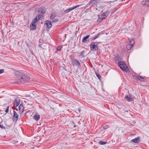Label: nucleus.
Returning a JSON list of instances; mask_svg holds the SVG:
<instances>
[{"label": "nucleus", "mask_w": 149, "mask_h": 149, "mask_svg": "<svg viewBox=\"0 0 149 149\" xmlns=\"http://www.w3.org/2000/svg\"><path fill=\"white\" fill-rule=\"evenodd\" d=\"M99 144L100 145H104L106 144V142H105L100 141L99 142Z\"/></svg>", "instance_id": "25"}, {"label": "nucleus", "mask_w": 149, "mask_h": 149, "mask_svg": "<svg viewBox=\"0 0 149 149\" xmlns=\"http://www.w3.org/2000/svg\"><path fill=\"white\" fill-rule=\"evenodd\" d=\"M110 13V12L109 11H107L103 13L102 14V16L103 17L101 19V21L103 19H105V17L108 16Z\"/></svg>", "instance_id": "4"}, {"label": "nucleus", "mask_w": 149, "mask_h": 149, "mask_svg": "<svg viewBox=\"0 0 149 149\" xmlns=\"http://www.w3.org/2000/svg\"><path fill=\"white\" fill-rule=\"evenodd\" d=\"M30 28L31 30H35L36 29V24H34V23L32 22L30 25Z\"/></svg>", "instance_id": "12"}, {"label": "nucleus", "mask_w": 149, "mask_h": 149, "mask_svg": "<svg viewBox=\"0 0 149 149\" xmlns=\"http://www.w3.org/2000/svg\"><path fill=\"white\" fill-rule=\"evenodd\" d=\"M106 128V127H105V128H104V129H106V128Z\"/></svg>", "instance_id": "34"}, {"label": "nucleus", "mask_w": 149, "mask_h": 149, "mask_svg": "<svg viewBox=\"0 0 149 149\" xmlns=\"http://www.w3.org/2000/svg\"><path fill=\"white\" fill-rule=\"evenodd\" d=\"M135 39L134 38L132 40L130 41V44L133 46L134 43Z\"/></svg>", "instance_id": "20"}, {"label": "nucleus", "mask_w": 149, "mask_h": 149, "mask_svg": "<svg viewBox=\"0 0 149 149\" xmlns=\"http://www.w3.org/2000/svg\"><path fill=\"white\" fill-rule=\"evenodd\" d=\"M100 42H91L90 45V47L91 50L92 51H94L98 50V47L97 46V45Z\"/></svg>", "instance_id": "3"}, {"label": "nucleus", "mask_w": 149, "mask_h": 149, "mask_svg": "<svg viewBox=\"0 0 149 149\" xmlns=\"http://www.w3.org/2000/svg\"><path fill=\"white\" fill-rule=\"evenodd\" d=\"M96 75L97 77L99 79H100V75L96 73Z\"/></svg>", "instance_id": "30"}, {"label": "nucleus", "mask_w": 149, "mask_h": 149, "mask_svg": "<svg viewBox=\"0 0 149 149\" xmlns=\"http://www.w3.org/2000/svg\"><path fill=\"white\" fill-rule=\"evenodd\" d=\"M14 116L13 118L14 119L17 120L18 119V116L17 113L15 111H13Z\"/></svg>", "instance_id": "11"}, {"label": "nucleus", "mask_w": 149, "mask_h": 149, "mask_svg": "<svg viewBox=\"0 0 149 149\" xmlns=\"http://www.w3.org/2000/svg\"><path fill=\"white\" fill-rule=\"evenodd\" d=\"M145 5L148 6H149V1L146 0L145 1Z\"/></svg>", "instance_id": "21"}, {"label": "nucleus", "mask_w": 149, "mask_h": 149, "mask_svg": "<svg viewBox=\"0 0 149 149\" xmlns=\"http://www.w3.org/2000/svg\"><path fill=\"white\" fill-rule=\"evenodd\" d=\"M97 37H98V36L97 35V36H95V37L94 39H95V38H97Z\"/></svg>", "instance_id": "32"}, {"label": "nucleus", "mask_w": 149, "mask_h": 149, "mask_svg": "<svg viewBox=\"0 0 149 149\" xmlns=\"http://www.w3.org/2000/svg\"><path fill=\"white\" fill-rule=\"evenodd\" d=\"M89 35L87 36H86L84 37L82 40V42L83 43L86 42V40L89 38Z\"/></svg>", "instance_id": "15"}, {"label": "nucleus", "mask_w": 149, "mask_h": 149, "mask_svg": "<svg viewBox=\"0 0 149 149\" xmlns=\"http://www.w3.org/2000/svg\"><path fill=\"white\" fill-rule=\"evenodd\" d=\"M125 98L128 101H133L134 99L133 97L130 96V95H126Z\"/></svg>", "instance_id": "7"}, {"label": "nucleus", "mask_w": 149, "mask_h": 149, "mask_svg": "<svg viewBox=\"0 0 149 149\" xmlns=\"http://www.w3.org/2000/svg\"><path fill=\"white\" fill-rule=\"evenodd\" d=\"M9 106H7V108L6 110L5 111L6 113H8L9 111Z\"/></svg>", "instance_id": "28"}, {"label": "nucleus", "mask_w": 149, "mask_h": 149, "mask_svg": "<svg viewBox=\"0 0 149 149\" xmlns=\"http://www.w3.org/2000/svg\"><path fill=\"white\" fill-rule=\"evenodd\" d=\"M133 47L132 45H131L130 44H129L127 45L126 47L127 49L128 50H130L132 47Z\"/></svg>", "instance_id": "19"}, {"label": "nucleus", "mask_w": 149, "mask_h": 149, "mask_svg": "<svg viewBox=\"0 0 149 149\" xmlns=\"http://www.w3.org/2000/svg\"><path fill=\"white\" fill-rule=\"evenodd\" d=\"M106 128V127H105V128H104V129H106V128Z\"/></svg>", "instance_id": "35"}, {"label": "nucleus", "mask_w": 149, "mask_h": 149, "mask_svg": "<svg viewBox=\"0 0 149 149\" xmlns=\"http://www.w3.org/2000/svg\"><path fill=\"white\" fill-rule=\"evenodd\" d=\"M0 127H3V126L1 125H0Z\"/></svg>", "instance_id": "33"}, {"label": "nucleus", "mask_w": 149, "mask_h": 149, "mask_svg": "<svg viewBox=\"0 0 149 149\" xmlns=\"http://www.w3.org/2000/svg\"><path fill=\"white\" fill-rule=\"evenodd\" d=\"M34 119L36 121L39 120L40 119V116L38 114H36L33 116Z\"/></svg>", "instance_id": "13"}, {"label": "nucleus", "mask_w": 149, "mask_h": 149, "mask_svg": "<svg viewBox=\"0 0 149 149\" xmlns=\"http://www.w3.org/2000/svg\"><path fill=\"white\" fill-rule=\"evenodd\" d=\"M96 0H91L88 3L89 5H94L95 3V1Z\"/></svg>", "instance_id": "17"}, {"label": "nucleus", "mask_w": 149, "mask_h": 149, "mask_svg": "<svg viewBox=\"0 0 149 149\" xmlns=\"http://www.w3.org/2000/svg\"><path fill=\"white\" fill-rule=\"evenodd\" d=\"M112 1H108V2H105V3H111V2H112Z\"/></svg>", "instance_id": "31"}, {"label": "nucleus", "mask_w": 149, "mask_h": 149, "mask_svg": "<svg viewBox=\"0 0 149 149\" xmlns=\"http://www.w3.org/2000/svg\"><path fill=\"white\" fill-rule=\"evenodd\" d=\"M38 21V20L36 18L32 22L34 23V24H36V22Z\"/></svg>", "instance_id": "27"}, {"label": "nucleus", "mask_w": 149, "mask_h": 149, "mask_svg": "<svg viewBox=\"0 0 149 149\" xmlns=\"http://www.w3.org/2000/svg\"><path fill=\"white\" fill-rule=\"evenodd\" d=\"M73 7L70 8H68V9H66L64 11L65 12H66L67 13H68V12H69L72 10H73Z\"/></svg>", "instance_id": "18"}, {"label": "nucleus", "mask_w": 149, "mask_h": 149, "mask_svg": "<svg viewBox=\"0 0 149 149\" xmlns=\"http://www.w3.org/2000/svg\"><path fill=\"white\" fill-rule=\"evenodd\" d=\"M62 46H59L57 47V51H60L62 48Z\"/></svg>", "instance_id": "23"}, {"label": "nucleus", "mask_w": 149, "mask_h": 149, "mask_svg": "<svg viewBox=\"0 0 149 149\" xmlns=\"http://www.w3.org/2000/svg\"><path fill=\"white\" fill-rule=\"evenodd\" d=\"M38 12L41 13L42 14L44 13L45 12V10L42 8H40L38 9Z\"/></svg>", "instance_id": "14"}, {"label": "nucleus", "mask_w": 149, "mask_h": 149, "mask_svg": "<svg viewBox=\"0 0 149 149\" xmlns=\"http://www.w3.org/2000/svg\"><path fill=\"white\" fill-rule=\"evenodd\" d=\"M23 107L22 104H20L19 107V110L20 114H22L23 112Z\"/></svg>", "instance_id": "8"}, {"label": "nucleus", "mask_w": 149, "mask_h": 149, "mask_svg": "<svg viewBox=\"0 0 149 149\" xmlns=\"http://www.w3.org/2000/svg\"><path fill=\"white\" fill-rule=\"evenodd\" d=\"M79 5H77V6H74L73 7V9H74L77 8V7H79Z\"/></svg>", "instance_id": "29"}, {"label": "nucleus", "mask_w": 149, "mask_h": 149, "mask_svg": "<svg viewBox=\"0 0 149 149\" xmlns=\"http://www.w3.org/2000/svg\"><path fill=\"white\" fill-rule=\"evenodd\" d=\"M45 24L46 25L48 29L51 28L52 26L51 22L49 20H47L46 21Z\"/></svg>", "instance_id": "6"}, {"label": "nucleus", "mask_w": 149, "mask_h": 149, "mask_svg": "<svg viewBox=\"0 0 149 149\" xmlns=\"http://www.w3.org/2000/svg\"><path fill=\"white\" fill-rule=\"evenodd\" d=\"M114 59L116 61H118L120 59V56H115L114 58Z\"/></svg>", "instance_id": "24"}, {"label": "nucleus", "mask_w": 149, "mask_h": 149, "mask_svg": "<svg viewBox=\"0 0 149 149\" xmlns=\"http://www.w3.org/2000/svg\"><path fill=\"white\" fill-rule=\"evenodd\" d=\"M19 100L18 99L15 100V101L14 102V106L17 107L19 104Z\"/></svg>", "instance_id": "10"}, {"label": "nucleus", "mask_w": 149, "mask_h": 149, "mask_svg": "<svg viewBox=\"0 0 149 149\" xmlns=\"http://www.w3.org/2000/svg\"><path fill=\"white\" fill-rule=\"evenodd\" d=\"M15 74L16 81L18 83H26L29 80L30 78L28 76L23 74L19 72L16 71Z\"/></svg>", "instance_id": "1"}, {"label": "nucleus", "mask_w": 149, "mask_h": 149, "mask_svg": "<svg viewBox=\"0 0 149 149\" xmlns=\"http://www.w3.org/2000/svg\"><path fill=\"white\" fill-rule=\"evenodd\" d=\"M4 72V69H0V74L3 73Z\"/></svg>", "instance_id": "26"}, {"label": "nucleus", "mask_w": 149, "mask_h": 149, "mask_svg": "<svg viewBox=\"0 0 149 149\" xmlns=\"http://www.w3.org/2000/svg\"><path fill=\"white\" fill-rule=\"evenodd\" d=\"M139 138H135L132 139L131 141L133 142L134 143H137L139 142Z\"/></svg>", "instance_id": "16"}, {"label": "nucleus", "mask_w": 149, "mask_h": 149, "mask_svg": "<svg viewBox=\"0 0 149 149\" xmlns=\"http://www.w3.org/2000/svg\"><path fill=\"white\" fill-rule=\"evenodd\" d=\"M118 64L120 68L123 71L126 72L128 71V68L124 62H120Z\"/></svg>", "instance_id": "2"}, {"label": "nucleus", "mask_w": 149, "mask_h": 149, "mask_svg": "<svg viewBox=\"0 0 149 149\" xmlns=\"http://www.w3.org/2000/svg\"><path fill=\"white\" fill-rule=\"evenodd\" d=\"M28 112H27L26 113H28Z\"/></svg>", "instance_id": "36"}, {"label": "nucleus", "mask_w": 149, "mask_h": 149, "mask_svg": "<svg viewBox=\"0 0 149 149\" xmlns=\"http://www.w3.org/2000/svg\"><path fill=\"white\" fill-rule=\"evenodd\" d=\"M41 16L40 15H37L36 17V18L38 20H39L41 18Z\"/></svg>", "instance_id": "22"}, {"label": "nucleus", "mask_w": 149, "mask_h": 149, "mask_svg": "<svg viewBox=\"0 0 149 149\" xmlns=\"http://www.w3.org/2000/svg\"><path fill=\"white\" fill-rule=\"evenodd\" d=\"M55 17L54 14H52L51 15L50 17V19L52 20V22H56L58 21V20L56 19H54V18Z\"/></svg>", "instance_id": "9"}, {"label": "nucleus", "mask_w": 149, "mask_h": 149, "mask_svg": "<svg viewBox=\"0 0 149 149\" xmlns=\"http://www.w3.org/2000/svg\"><path fill=\"white\" fill-rule=\"evenodd\" d=\"M72 63L73 65L74 66L79 67L80 65L78 61L75 59H73Z\"/></svg>", "instance_id": "5"}]
</instances>
